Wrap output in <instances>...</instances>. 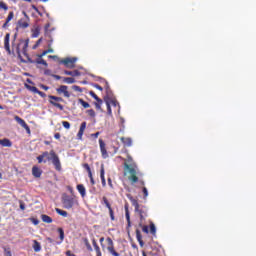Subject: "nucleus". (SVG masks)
I'll use <instances>...</instances> for the list:
<instances>
[{
    "label": "nucleus",
    "mask_w": 256,
    "mask_h": 256,
    "mask_svg": "<svg viewBox=\"0 0 256 256\" xmlns=\"http://www.w3.org/2000/svg\"><path fill=\"white\" fill-rule=\"evenodd\" d=\"M27 47H29V41L22 40L15 48L16 54L18 57H21V55H24L26 57L27 61L26 63H37V65H44V67H48L49 64H47V61H45L43 58H37L36 60H33L29 57V54H27Z\"/></svg>",
    "instance_id": "1"
},
{
    "label": "nucleus",
    "mask_w": 256,
    "mask_h": 256,
    "mask_svg": "<svg viewBox=\"0 0 256 256\" xmlns=\"http://www.w3.org/2000/svg\"><path fill=\"white\" fill-rule=\"evenodd\" d=\"M124 168L129 173V181L132 185H135V183L139 182V177H137V170L133 167V157L131 155L127 154V159L124 162Z\"/></svg>",
    "instance_id": "2"
},
{
    "label": "nucleus",
    "mask_w": 256,
    "mask_h": 256,
    "mask_svg": "<svg viewBox=\"0 0 256 256\" xmlns=\"http://www.w3.org/2000/svg\"><path fill=\"white\" fill-rule=\"evenodd\" d=\"M129 201H131L135 212L139 214L140 217V223H139V227H141L143 225V222L145 221V219H147V217L149 216L147 207L145 206H141L139 205V202L137 201V199L133 198V196H131V194L127 195Z\"/></svg>",
    "instance_id": "3"
},
{
    "label": "nucleus",
    "mask_w": 256,
    "mask_h": 256,
    "mask_svg": "<svg viewBox=\"0 0 256 256\" xmlns=\"http://www.w3.org/2000/svg\"><path fill=\"white\" fill-rule=\"evenodd\" d=\"M42 155H46L45 158L47 161H52L56 171H61V160H59V156L54 150H51L50 153L44 152Z\"/></svg>",
    "instance_id": "4"
},
{
    "label": "nucleus",
    "mask_w": 256,
    "mask_h": 256,
    "mask_svg": "<svg viewBox=\"0 0 256 256\" xmlns=\"http://www.w3.org/2000/svg\"><path fill=\"white\" fill-rule=\"evenodd\" d=\"M22 15H24V17L18 20L16 29H27L31 23V18L27 15V12L22 11Z\"/></svg>",
    "instance_id": "5"
},
{
    "label": "nucleus",
    "mask_w": 256,
    "mask_h": 256,
    "mask_svg": "<svg viewBox=\"0 0 256 256\" xmlns=\"http://www.w3.org/2000/svg\"><path fill=\"white\" fill-rule=\"evenodd\" d=\"M107 243V251L112 256H121V253L117 252L115 249V243L113 242V239L111 237L106 238Z\"/></svg>",
    "instance_id": "6"
},
{
    "label": "nucleus",
    "mask_w": 256,
    "mask_h": 256,
    "mask_svg": "<svg viewBox=\"0 0 256 256\" xmlns=\"http://www.w3.org/2000/svg\"><path fill=\"white\" fill-rule=\"evenodd\" d=\"M75 63H77V58H64L62 60H59L60 65H64L67 69H75Z\"/></svg>",
    "instance_id": "7"
},
{
    "label": "nucleus",
    "mask_w": 256,
    "mask_h": 256,
    "mask_svg": "<svg viewBox=\"0 0 256 256\" xmlns=\"http://www.w3.org/2000/svg\"><path fill=\"white\" fill-rule=\"evenodd\" d=\"M62 205H63L64 209H73V206L75 205V198L66 196L62 200Z\"/></svg>",
    "instance_id": "8"
},
{
    "label": "nucleus",
    "mask_w": 256,
    "mask_h": 256,
    "mask_svg": "<svg viewBox=\"0 0 256 256\" xmlns=\"http://www.w3.org/2000/svg\"><path fill=\"white\" fill-rule=\"evenodd\" d=\"M11 39V34L7 33L4 37V49L8 53V55H13L15 52L11 51V45L9 44V41Z\"/></svg>",
    "instance_id": "9"
},
{
    "label": "nucleus",
    "mask_w": 256,
    "mask_h": 256,
    "mask_svg": "<svg viewBox=\"0 0 256 256\" xmlns=\"http://www.w3.org/2000/svg\"><path fill=\"white\" fill-rule=\"evenodd\" d=\"M69 87L65 86V85H61L59 88L56 89L57 94L61 95L63 94L64 97H67L69 99V97H71V94L69 93Z\"/></svg>",
    "instance_id": "10"
},
{
    "label": "nucleus",
    "mask_w": 256,
    "mask_h": 256,
    "mask_svg": "<svg viewBox=\"0 0 256 256\" xmlns=\"http://www.w3.org/2000/svg\"><path fill=\"white\" fill-rule=\"evenodd\" d=\"M99 145L103 159H107V157H109V154L107 153L106 144L103 139H99Z\"/></svg>",
    "instance_id": "11"
},
{
    "label": "nucleus",
    "mask_w": 256,
    "mask_h": 256,
    "mask_svg": "<svg viewBox=\"0 0 256 256\" xmlns=\"http://www.w3.org/2000/svg\"><path fill=\"white\" fill-rule=\"evenodd\" d=\"M89 95L92 96L95 101H97L96 103H94L96 109H101V105H103V100H101V98H99V96H97V94H95L93 91H90Z\"/></svg>",
    "instance_id": "12"
},
{
    "label": "nucleus",
    "mask_w": 256,
    "mask_h": 256,
    "mask_svg": "<svg viewBox=\"0 0 256 256\" xmlns=\"http://www.w3.org/2000/svg\"><path fill=\"white\" fill-rule=\"evenodd\" d=\"M32 175L36 179H39V177H41V175H43V170H41V168H39L38 166H33L32 167Z\"/></svg>",
    "instance_id": "13"
},
{
    "label": "nucleus",
    "mask_w": 256,
    "mask_h": 256,
    "mask_svg": "<svg viewBox=\"0 0 256 256\" xmlns=\"http://www.w3.org/2000/svg\"><path fill=\"white\" fill-rule=\"evenodd\" d=\"M100 179L102 187H107V181L105 180V166L102 164L100 168Z\"/></svg>",
    "instance_id": "14"
},
{
    "label": "nucleus",
    "mask_w": 256,
    "mask_h": 256,
    "mask_svg": "<svg viewBox=\"0 0 256 256\" xmlns=\"http://www.w3.org/2000/svg\"><path fill=\"white\" fill-rule=\"evenodd\" d=\"M92 245L96 252V256H103V253L101 252V248L99 247V244H97V240H95V238L92 239Z\"/></svg>",
    "instance_id": "15"
},
{
    "label": "nucleus",
    "mask_w": 256,
    "mask_h": 256,
    "mask_svg": "<svg viewBox=\"0 0 256 256\" xmlns=\"http://www.w3.org/2000/svg\"><path fill=\"white\" fill-rule=\"evenodd\" d=\"M120 141L123 143L124 147H131V145H133V140L129 137H121Z\"/></svg>",
    "instance_id": "16"
},
{
    "label": "nucleus",
    "mask_w": 256,
    "mask_h": 256,
    "mask_svg": "<svg viewBox=\"0 0 256 256\" xmlns=\"http://www.w3.org/2000/svg\"><path fill=\"white\" fill-rule=\"evenodd\" d=\"M76 189L80 193L81 197H85L87 195V190L83 184H78Z\"/></svg>",
    "instance_id": "17"
},
{
    "label": "nucleus",
    "mask_w": 256,
    "mask_h": 256,
    "mask_svg": "<svg viewBox=\"0 0 256 256\" xmlns=\"http://www.w3.org/2000/svg\"><path fill=\"white\" fill-rule=\"evenodd\" d=\"M136 239L140 247H144L145 242H143V236L141 235V231L139 229H136Z\"/></svg>",
    "instance_id": "18"
},
{
    "label": "nucleus",
    "mask_w": 256,
    "mask_h": 256,
    "mask_svg": "<svg viewBox=\"0 0 256 256\" xmlns=\"http://www.w3.org/2000/svg\"><path fill=\"white\" fill-rule=\"evenodd\" d=\"M0 145L2 147H13V142H11V140L4 138V139H0Z\"/></svg>",
    "instance_id": "19"
},
{
    "label": "nucleus",
    "mask_w": 256,
    "mask_h": 256,
    "mask_svg": "<svg viewBox=\"0 0 256 256\" xmlns=\"http://www.w3.org/2000/svg\"><path fill=\"white\" fill-rule=\"evenodd\" d=\"M64 75H70V77H81V72L79 70H74V71H64Z\"/></svg>",
    "instance_id": "20"
},
{
    "label": "nucleus",
    "mask_w": 256,
    "mask_h": 256,
    "mask_svg": "<svg viewBox=\"0 0 256 256\" xmlns=\"http://www.w3.org/2000/svg\"><path fill=\"white\" fill-rule=\"evenodd\" d=\"M125 209V217H126V221L128 223V227H131V215L129 214V206L126 204L124 206Z\"/></svg>",
    "instance_id": "21"
},
{
    "label": "nucleus",
    "mask_w": 256,
    "mask_h": 256,
    "mask_svg": "<svg viewBox=\"0 0 256 256\" xmlns=\"http://www.w3.org/2000/svg\"><path fill=\"white\" fill-rule=\"evenodd\" d=\"M15 121H17V123H19V125H21L23 129H29V126H27V123L25 122V120H23L21 117L15 116Z\"/></svg>",
    "instance_id": "22"
},
{
    "label": "nucleus",
    "mask_w": 256,
    "mask_h": 256,
    "mask_svg": "<svg viewBox=\"0 0 256 256\" xmlns=\"http://www.w3.org/2000/svg\"><path fill=\"white\" fill-rule=\"evenodd\" d=\"M41 220L43 221V223H53V218H51V216H48L47 214H42Z\"/></svg>",
    "instance_id": "23"
},
{
    "label": "nucleus",
    "mask_w": 256,
    "mask_h": 256,
    "mask_svg": "<svg viewBox=\"0 0 256 256\" xmlns=\"http://www.w3.org/2000/svg\"><path fill=\"white\" fill-rule=\"evenodd\" d=\"M101 203H102V205H105V207H107L108 211H110V209H113L111 207V203H109V199H107V197L103 196Z\"/></svg>",
    "instance_id": "24"
},
{
    "label": "nucleus",
    "mask_w": 256,
    "mask_h": 256,
    "mask_svg": "<svg viewBox=\"0 0 256 256\" xmlns=\"http://www.w3.org/2000/svg\"><path fill=\"white\" fill-rule=\"evenodd\" d=\"M33 249L35 251V253H39V251H41V243H39V241L34 240L33 241Z\"/></svg>",
    "instance_id": "25"
},
{
    "label": "nucleus",
    "mask_w": 256,
    "mask_h": 256,
    "mask_svg": "<svg viewBox=\"0 0 256 256\" xmlns=\"http://www.w3.org/2000/svg\"><path fill=\"white\" fill-rule=\"evenodd\" d=\"M83 243L87 249V251H93V247H91V243L89 242L88 238H83Z\"/></svg>",
    "instance_id": "26"
},
{
    "label": "nucleus",
    "mask_w": 256,
    "mask_h": 256,
    "mask_svg": "<svg viewBox=\"0 0 256 256\" xmlns=\"http://www.w3.org/2000/svg\"><path fill=\"white\" fill-rule=\"evenodd\" d=\"M86 113L89 115L90 118V121L95 123V110L93 109H90V110H87Z\"/></svg>",
    "instance_id": "27"
},
{
    "label": "nucleus",
    "mask_w": 256,
    "mask_h": 256,
    "mask_svg": "<svg viewBox=\"0 0 256 256\" xmlns=\"http://www.w3.org/2000/svg\"><path fill=\"white\" fill-rule=\"evenodd\" d=\"M50 101H54V103H62L63 101V98L61 97H57V96H53V95H50L48 96Z\"/></svg>",
    "instance_id": "28"
},
{
    "label": "nucleus",
    "mask_w": 256,
    "mask_h": 256,
    "mask_svg": "<svg viewBox=\"0 0 256 256\" xmlns=\"http://www.w3.org/2000/svg\"><path fill=\"white\" fill-rule=\"evenodd\" d=\"M63 83H67L68 85H73V83H75V78L65 77L63 78Z\"/></svg>",
    "instance_id": "29"
},
{
    "label": "nucleus",
    "mask_w": 256,
    "mask_h": 256,
    "mask_svg": "<svg viewBox=\"0 0 256 256\" xmlns=\"http://www.w3.org/2000/svg\"><path fill=\"white\" fill-rule=\"evenodd\" d=\"M40 33H41V28L36 27L34 30H32V37L37 38L39 37Z\"/></svg>",
    "instance_id": "30"
},
{
    "label": "nucleus",
    "mask_w": 256,
    "mask_h": 256,
    "mask_svg": "<svg viewBox=\"0 0 256 256\" xmlns=\"http://www.w3.org/2000/svg\"><path fill=\"white\" fill-rule=\"evenodd\" d=\"M55 211H56V213H58V215H61V217H67V215H68L67 211L59 209V208H56Z\"/></svg>",
    "instance_id": "31"
},
{
    "label": "nucleus",
    "mask_w": 256,
    "mask_h": 256,
    "mask_svg": "<svg viewBox=\"0 0 256 256\" xmlns=\"http://www.w3.org/2000/svg\"><path fill=\"white\" fill-rule=\"evenodd\" d=\"M14 17H15V12L10 11L6 18L7 23H11V21H13Z\"/></svg>",
    "instance_id": "32"
},
{
    "label": "nucleus",
    "mask_w": 256,
    "mask_h": 256,
    "mask_svg": "<svg viewBox=\"0 0 256 256\" xmlns=\"http://www.w3.org/2000/svg\"><path fill=\"white\" fill-rule=\"evenodd\" d=\"M79 103H80V105H82V107H84V109H89L91 107L89 102H86L83 99H79Z\"/></svg>",
    "instance_id": "33"
},
{
    "label": "nucleus",
    "mask_w": 256,
    "mask_h": 256,
    "mask_svg": "<svg viewBox=\"0 0 256 256\" xmlns=\"http://www.w3.org/2000/svg\"><path fill=\"white\" fill-rule=\"evenodd\" d=\"M50 103H51V105H53V107H57V109H59L60 111H63V105L62 104H59V103H57V102H55V101H52V100H50Z\"/></svg>",
    "instance_id": "34"
},
{
    "label": "nucleus",
    "mask_w": 256,
    "mask_h": 256,
    "mask_svg": "<svg viewBox=\"0 0 256 256\" xmlns=\"http://www.w3.org/2000/svg\"><path fill=\"white\" fill-rule=\"evenodd\" d=\"M45 156H47V154H41L37 157V161L38 163H47V160H45Z\"/></svg>",
    "instance_id": "35"
},
{
    "label": "nucleus",
    "mask_w": 256,
    "mask_h": 256,
    "mask_svg": "<svg viewBox=\"0 0 256 256\" xmlns=\"http://www.w3.org/2000/svg\"><path fill=\"white\" fill-rule=\"evenodd\" d=\"M3 11H8L9 10V6H7V3H5L4 1H0V10Z\"/></svg>",
    "instance_id": "36"
},
{
    "label": "nucleus",
    "mask_w": 256,
    "mask_h": 256,
    "mask_svg": "<svg viewBox=\"0 0 256 256\" xmlns=\"http://www.w3.org/2000/svg\"><path fill=\"white\" fill-rule=\"evenodd\" d=\"M57 231L60 235V240L63 241L65 239V231L63 230V228H58Z\"/></svg>",
    "instance_id": "37"
},
{
    "label": "nucleus",
    "mask_w": 256,
    "mask_h": 256,
    "mask_svg": "<svg viewBox=\"0 0 256 256\" xmlns=\"http://www.w3.org/2000/svg\"><path fill=\"white\" fill-rule=\"evenodd\" d=\"M27 89H29V91H32V93H38L39 89L35 86H30V85H26Z\"/></svg>",
    "instance_id": "38"
},
{
    "label": "nucleus",
    "mask_w": 256,
    "mask_h": 256,
    "mask_svg": "<svg viewBox=\"0 0 256 256\" xmlns=\"http://www.w3.org/2000/svg\"><path fill=\"white\" fill-rule=\"evenodd\" d=\"M150 233L152 235H155V233H157V228L155 227V224L154 223H151L150 224Z\"/></svg>",
    "instance_id": "39"
},
{
    "label": "nucleus",
    "mask_w": 256,
    "mask_h": 256,
    "mask_svg": "<svg viewBox=\"0 0 256 256\" xmlns=\"http://www.w3.org/2000/svg\"><path fill=\"white\" fill-rule=\"evenodd\" d=\"M4 256H13V253H11V248H4Z\"/></svg>",
    "instance_id": "40"
},
{
    "label": "nucleus",
    "mask_w": 256,
    "mask_h": 256,
    "mask_svg": "<svg viewBox=\"0 0 256 256\" xmlns=\"http://www.w3.org/2000/svg\"><path fill=\"white\" fill-rule=\"evenodd\" d=\"M109 215L111 221H115V212L113 211V208L109 210Z\"/></svg>",
    "instance_id": "41"
},
{
    "label": "nucleus",
    "mask_w": 256,
    "mask_h": 256,
    "mask_svg": "<svg viewBox=\"0 0 256 256\" xmlns=\"http://www.w3.org/2000/svg\"><path fill=\"white\" fill-rule=\"evenodd\" d=\"M84 131H85L84 129H80V130H79V132H78V134H77V139H80V140L83 139V133H84Z\"/></svg>",
    "instance_id": "42"
},
{
    "label": "nucleus",
    "mask_w": 256,
    "mask_h": 256,
    "mask_svg": "<svg viewBox=\"0 0 256 256\" xmlns=\"http://www.w3.org/2000/svg\"><path fill=\"white\" fill-rule=\"evenodd\" d=\"M141 228H142V231H143V233H149V226H147V225H142V226H140Z\"/></svg>",
    "instance_id": "43"
},
{
    "label": "nucleus",
    "mask_w": 256,
    "mask_h": 256,
    "mask_svg": "<svg viewBox=\"0 0 256 256\" xmlns=\"http://www.w3.org/2000/svg\"><path fill=\"white\" fill-rule=\"evenodd\" d=\"M62 125L65 129H69V127H71V124L68 121H62Z\"/></svg>",
    "instance_id": "44"
},
{
    "label": "nucleus",
    "mask_w": 256,
    "mask_h": 256,
    "mask_svg": "<svg viewBox=\"0 0 256 256\" xmlns=\"http://www.w3.org/2000/svg\"><path fill=\"white\" fill-rule=\"evenodd\" d=\"M83 167L87 171V173H91V167L87 163L83 164Z\"/></svg>",
    "instance_id": "45"
},
{
    "label": "nucleus",
    "mask_w": 256,
    "mask_h": 256,
    "mask_svg": "<svg viewBox=\"0 0 256 256\" xmlns=\"http://www.w3.org/2000/svg\"><path fill=\"white\" fill-rule=\"evenodd\" d=\"M142 192L144 194V197H149V191H147V188L146 187H143L142 188Z\"/></svg>",
    "instance_id": "46"
},
{
    "label": "nucleus",
    "mask_w": 256,
    "mask_h": 256,
    "mask_svg": "<svg viewBox=\"0 0 256 256\" xmlns=\"http://www.w3.org/2000/svg\"><path fill=\"white\" fill-rule=\"evenodd\" d=\"M47 52L48 51L44 50L41 54H37V57L43 59V57H45V55H47Z\"/></svg>",
    "instance_id": "47"
},
{
    "label": "nucleus",
    "mask_w": 256,
    "mask_h": 256,
    "mask_svg": "<svg viewBox=\"0 0 256 256\" xmlns=\"http://www.w3.org/2000/svg\"><path fill=\"white\" fill-rule=\"evenodd\" d=\"M72 89L74 90V91H78L79 93H81V87H79V86H77V85H74V86H72Z\"/></svg>",
    "instance_id": "48"
},
{
    "label": "nucleus",
    "mask_w": 256,
    "mask_h": 256,
    "mask_svg": "<svg viewBox=\"0 0 256 256\" xmlns=\"http://www.w3.org/2000/svg\"><path fill=\"white\" fill-rule=\"evenodd\" d=\"M93 87H95V89H98V91H103V87H101V85L99 84H93Z\"/></svg>",
    "instance_id": "49"
},
{
    "label": "nucleus",
    "mask_w": 256,
    "mask_h": 256,
    "mask_svg": "<svg viewBox=\"0 0 256 256\" xmlns=\"http://www.w3.org/2000/svg\"><path fill=\"white\" fill-rule=\"evenodd\" d=\"M37 95H40V97H42V98L47 97V94H45V92H42V91H40V90H38Z\"/></svg>",
    "instance_id": "50"
},
{
    "label": "nucleus",
    "mask_w": 256,
    "mask_h": 256,
    "mask_svg": "<svg viewBox=\"0 0 256 256\" xmlns=\"http://www.w3.org/2000/svg\"><path fill=\"white\" fill-rule=\"evenodd\" d=\"M51 77H53V79H56V81H59L61 79V76L57 74H52Z\"/></svg>",
    "instance_id": "51"
},
{
    "label": "nucleus",
    "mask_w": 256,
    "mask_h": 256,
    "mask_svg": "<svg viewBox=\"0 0 256 256\" xmlns=\"http://www.w3.org/2000/svg\"><path fill=\"white\" fill-rule=\"evenodd\" d=\"M80 129H87V122H82L80 125Z\"/></svg>",
    "instance_id": "52"
},
{
    "label": "nucleus",
    "mask_w": 256,
    "mask_h": 256,
    "mask_svg": "<svg viewBox=\"0 0 256 256\" xmlns=\"http://www.w3.org/2000/svg\"><path fill=\"white\" fill-rule=\"evenodd\" d=\"M105 89H106V93H109V91H111V89L109 88V82L105 83Z\"/></svg>",
    "instance_id": "53"
},
{
    "label": "nucleus",
    "mask_w": 256,
    "mask_h": 256,
    "mask_svg": "<svg viewBox=\"0 0 256 256\" xmlns=\"http://www.w3.org/2000/svg\"><path fill=\"white\" fill-rule=\"evenodd\" d=\"M66 256H77V255L73 254V252H71V250H67Z\"/></svg>",
    "instance_id": "54"
},
{
    "label": "nucleus",
    "mask_w": 256,
    "mask_h": 256,
    "mask_svg": "<svg viewBox=\"0 0 256 256\" xmlns=\"http://www.w3.org/2000/svg\"><path fill=\"white\" fill-rule=\"evenodd\" d=\"M31 221L33 225H37L39 223V220L37 218H32Z\"/></svg>",
    "instance_id": "55"
},
{
    "label": "nucleus",
    "mask_w": 256,
    "mask_h": 256,
    "mask_svg": "<svg viewBox=\"0 0 256 256\" xmlns=\"http://www.w3.org/2000/svg\"><path fill=\"white\" fill-rule=\"evenodd\" d=\"M17 39V33L14 34V40L12 42V49L15 48V40Z\"/></svg>",
    "instance_id": "56"
},
{
    "label": "nucleus",
    "mask_w": 256,
    "mask_h": 256,
    "mask_svg": "<svg viewBox=\"0 0 256 256\" xmlns=\"http://www.w3.org/2000/svg\"><path fill=\"white\" fill-rule=\"evenodd\" d=\"M108 185L109 187H111V189H113V181L111 180V178H108Z\"/></svg>",
    "instance_id": "57"
},
{
    "label": "nucleus",
    "mask_w": 256,
    "mask_h": 256,
    "mask_svg": "<svg viewBox=\"0 0 256 256\" xmlns=\"http://www.w3.org/2000/svg\"><path fill=\"white\" fill-rule=\"evenodd\" d=\"M20 209L21 211H25V203L20 202Z\"/></svg>",
    "instance_id": "58"
},
{
    "label": "nucleus",
    "mask_w": 256,
    "mask_h": 256,
    "mask_svg": "<svg viewBox=\"0 0 256 256\" xmlns=\"http://www.w3.org/2000/svg\"><path fill=\"white\" fill-rule=\"evenodd\" d=\"M100 132H96L94 134H91V137H94V139H97V137H99Z\"/></svg>",
    "instance_id": "59"
},
{
    "label": "nucleus",
    "mask_w": 256,
    "mask_h": 256,
    "mask_svg": "<svg viewBox=\"0 0 256 256\" xmlns=\"http://www.w3.org/2000/svg\"><path fill=\"white\" fill-rule=\"evenodd\" d=\"M44 75H53V74H51V70H49V69H46L45 71H44Z\"/></svg>",
    "instance_id": "60"
},
{
    "label": "nucleus",
    "mask_w": 256,
    "mask_h": 256,
    "mask_svg": "<svg viewBox=\"0 0 256 256\" xmlns=\"http://www.w3.org/2000/svg\"><path fill=\"white\" fill-rule=\"evenodd\" d=\"M2 27L3 29H7V27H9V22L6 20Z\"/></svg>",
    "instance_id": "61"
},
{
    "label": "nucleus",
    "mask_w": 256,
    "mask_h": 256,
    "mask_svg": "<svg viewBox=\"0 0 256 256\" xmlns=\"http://www.w3.org/2000/svg\"><path fill=\"white\" fill-rule=\"evenodd\" d=\"M41 89H44V91H49V87L46 85H41Z\"/></svg>",
    "instance_id": "62"
},
{
    "label": "nucleus",
    "mask_w": 256,
    "mask_h": 256,
    "mask_svg": "<svg viewBox=\"0 0 256 256\" xmlns=\"http://www.w3.org/2000/svg\"><path fill=\"white\" fill-rule=\"evenodd\" d=\"M107 111L108 113H111V105L109 104V102H107Z\"/></svg>",
    "instance_id": "63"
},
{
    "label": "nucleus",
    "mask_w": 256,
    "mask_h": 256,
    "mask_svg": "<svg viewBox=\"0 0 256 256\" xmlns=\"http://www.w3.org/2000/svg\"><path fill=\"white\" fill-rule=\"evenodd\" d=\"M54 137H55V139H61V134L56 133V134L54 135Z\"/></svg>",
    "instance_id": "64"
}]
</instances>
